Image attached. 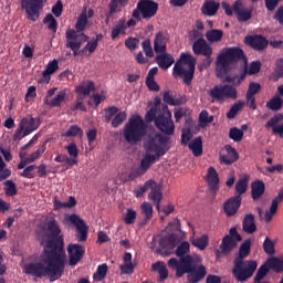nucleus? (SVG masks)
Wrapping results in <instances>:
<instances>
[{
  "label": "nucleus",
  "mask_w": 283,
  "mask_h": 283,
  "mask_svg": "<svg viewBox=\"0 0 283 283\" xmlns=\"http://www.w3.org/2000/svg\"><path fill=\"white\" fill-rule=\"evenodd\" d=\"M249 187V180L248 178H241L239 181L235 184V197L242 198V196L248 191Z\"/></svg>",
  "instance_id": "obj_44"
},
{
  "label": "nucleus",
  "mask_w": 283,
  "mask_h": 283,
  "mask_svg": "<svg viewBox=\"0 0 283 283\" xmlns=\"http://www.w3.org/2000/svg\"><path fill=\"white\" fill-rule=\"evenodd\" d=\"M189 150L192 153V156L200 158L203 154V139L201 136L195 137L188 144Z\"/></svg>",
  "instance_id": "obj_29"
},
{
  "label": "nucleus",
  "mask_w": 283,
  "mask_h": 283,
  "mask_svg": "<svg viewBox=\"0 0 283 283\" xmlns=\"http://www.w3.org/2000/svg\"><path fill=\"white\" fill-rule=\"evenodd\" d=\"M147 134V124L140 115H133L125 124L123 137L129 145L142 143Z\"/></svg>",
  "instance_id": "obj_8"
},
{
  "label": "nucleus",
  "mask_w": 283,
  "mask_h": 283,
  "mask_svg": "<svg viewBox=\"0 0 283 283\" xmlns=\"http://www.w3.org/2000/svg\"><path fill=\"white\" fill-rule=\"evenodd\" d=\"M239 61L248 62V57L240 46L224 49L217 57V76L224 78V75L231 71V64Z\"/></svg>",
  "instance_id": "obj_6"
},
{
  "label": "nucleus",
  "mask_w": 283,
  "mask_h": 283,
  "mask_svg": "<svg viewBox=\"0 0 283 283\" xmlns=\"http://www.w3.org/2000/svg\"><path fill=\"white\" fill-rule=\"evenodd\" d=\"M67 151L71 160H77L78 158V148L75 143H70L67 146L64 147Z\"/></svg>",
  "instance_id": "obj_57"
},
{
  "label": "nucleus",
  "mask_w": 283,
  "mask_h": 283,
  "mask_svg": "<svg viewBox=\"0 0 283 283\" xmlns=\"http://www.w3.org/2000/svg\"><path fill=\"white\" fill-rule=\"evenodd\" d=\"M159 247L161 249L174 250L177 248V235L170 233L159 239Z\"/></svg>",
  "instance_id": "obj_33"
},
{
  "label": "nucleus",
  "mask_w": 283,
  "mask_h": 283,
  "mask_svg": "<svg viewBox=\"0 0 283 283\" xmlns=\"http://www.w3.org/2000/svg\"><path fill=\"white\" fill-rule=\"evenodd\" d=\"M191 244L200 251H205L209 245V237L203 234L200 238L192 239Z\"/></svg>",
  "instance_id": "obj_43"
},
{
  "label": "nucleus",
  "mask_w": 283,
  "mask_h": 283,
  "mask_svg": "<svg viewBox=\"0 0 283 283\" xmlns=\"http://www.w3.org/2000/svg\"><path fill=\"white\" fill-rule=\"evenodd\" d=\"M266 186L263 180H255L251 184V198L253 201L260 200L264 196Z\"/></svg>",
  "instance_id": "obj_28"
},
{
  "label": "nucleus",
  "mask_w": 283,
  "mask_h": 283,
  "mask_svg": "<svg viewBox=\"0 0 283 283\" xmlns=\"http://www.w3.org/2000/svg\"><path fill=\"white\" fill-rule=\"evenodd\" d=\"M227 153H228V155H223L220 157L221 164H223L226 166H231V165L235 164L237 160H239L240 156L235 148L229 146L227 148Z\"/></svg>",
  "instance_id": "obj_30"
},
{
  "label": "nucleus",
  "mask_w": 283,
  "mask_h": 283,
  "mask_svg": "<svg viewBox=\"0 0 283 283\" xmlns=\"http://www.w3.org/2000/svg\"><path fill=\"white\" fill-rule=\"evenodd\" d=\"M282 201H283V188L279 190L277 196L271 202V207H270L271 214L277 213V207L280 206V203H282Z\"/></svg>",
  "instance_id": "obj_50"
},
{
  "label": "nucleus",
  "mask_w": 283,
  "mask_h": 283,
  "mask_svg": "<svg viewBox=\"0 0 283 283\" xmlns=\"http://www.w3.org/2000/svg\"><path fill=\"white\" fill-rule=\"evenodd\" d=\"M57 164H66L69 167H74L78 164L77 159H71L67 155L59 154L54 158Z\"/></svg>",
  "instance_id": "obj_48"
},
{
  "label": "nucleus",
  "mask_w": 283,
  "mask_h": 283,
  "mask_svg": "<svg viewBox=\"0 0 283 283\" xmlns=\"http://www.w3.org/2000/svg\"><path fill=\"white\" fill-rule=\"evenodd\" d=\"M78 134H83V129L77 125H71L65 133H62V136L65 138H72L78 136Z\"/></svg>",
  "instance_id": "obj_56"
},
{
  "label": "nucleus",
  "mask_w": 283,
  "mask_h": 283,
  "mask_svg": "<svg viewBox=\"0 0 283 283\" xmlns=\"http://www.w3.org/2000/svg\"><path fill=\"white\" fill-rule=\"evenodd\" d=\"M242 230L245 234H254L258 231L255 217L253 213H247L242 220Z\"/></svg>",
  "instance_id": "obj_25"
},
{
  "label": "nucleus",
  "mask_w": 283,
  "mask_h": 283,
  "mask_svg": "<svg viewBox=\"0 0 283 283\" xmlns=\"http://www.w3.org/2000/svg\"><path fill=\"white\" fill-rule=\"evenodd\" d=\"M149 196L148 198L156 203V209L160 210V205H161V200H163V191H161V186L158 185L155 180H154V185H151L149 187Z\"/></svg>",
  "instance_id": "obj_26"
},
{
  "label": "nucleus",
  "mask_w": 283,
  "mask_h": 283,
  "mask_svg": "<svg viewBox=\"0 0 283 283\" xmlns=\"http://www.w3.org/2000/svg\"><path fill=\"white\" fill-rule=\"evenodd\" d=\"M263 251L265 252V254L268 255H273L275 254V243L273 242V240H271V238L266 237L264 242H263Z\"/></svg>",
  "instance_id": "obj_55"
},
{
  "label": "nucleus",
  "mask_w": 283,
  "mask_h": 283,
  "mask_svg": "<svg viewBox=\"0 0 283 283\" xmlns=\"http://www.w3.org/2000/svg\"><path fill=\"white\" fill-rule=\"evenodd\" d=\"M274 76H275V80L283 77V59H281L276 62V67L274 70Z\"/></svg>",
  "instance_id": "obj_64"
},
{
  "label": "nucleus",
  "mask_w": 283,
  "mask_h": 283,
  "mask_svg": "<svg viewBox=\"0 0 283 283\" xmlns=\"http://www.w3.org/2000/svg\"><path fill=\"white\" fill-rule=\"evenodd\" d=\"M69 265L76 266L85 255V249L82 244L70 243L67 245Z\"/></svg>",
  "instance_id": "obj_14"
},
{
  "label": "nucleus",
  "mask_w": 283,
  "mask_h": 283,
  "mask_svg": "<svg viewBox=\"0 0 283 283\" xmlns=\"http://www.w3.org/2000/svg\"><path fill=\"white\" fill-rule=\"evenodd\" d=\"M252 241L244 240L239 248V253L233 260L232 274L238 282H247L255 274L259 263L255 260H245L251 254Z\"/></svg>",
  "instance_id": "obj_5"
},
{
  "label": "nucleus",
  "mask_w": 283,
  "mask_h": 283,
  "mask_svg": "<svg viewBox=\"0 0 283 283\" xmlns=\"http://www.w3.org/2000/svg\"><path fill=\"white\" fill-rule=\"evenodd\" d=\"M46 238H42L41 244L44 249L55 251L62 255H66L64 250V238L61 235L62 230L59 222L55 219L46 222Z\"/></svg>",
  "instance_id": "obj_7"
},
{
  "label": "nucleus",
  "mask_w": 283,
  "mask_h": 283,
  "mask_svg": "<svg viewBox=\"0 0 283 283\" xmlns=\"http://www.w3.org/2000/svg\"><path fill=\"white\" fill-rule=\"evenodd\" d=\"M206 181L212 193H217L220 190V177L214 167L208 168Z\"/></svg>",
  "instance_id": "obj_19"
},
{
  "label": "nucleus",
  "mask_w": 283,
  "mask_h": 283,
  "mask_svg": "<svg viewBox=\"0 0 283 283\" xmlns=\"http://www.w3.org/2000/svg\"><path fill=\"white\" fill-rule=\"evenodd\" d=\"M59 70V61L53 60L48 63L45 70L42 72V78L40 82L49 83L51 81V74Z\"/></svg>",
  "instance_id": "obj_34"
},
{
  "label": "nucleus",
  "mask_w": 283,
  "mask_h": 283,
  "mask_svg": "<svg viewBox=\"0 0 283 283\" xmlns=\"http://www.w3.org/2000/svg\"><path fill=\"white\" fill-rule=\"evenodd\" d=\"M155 185V180L149 179L147 180L144 186H140L137 189H134V196L136 198H142L147 191L150 190V187H153Z\"/></svg>",
  "instance_id": "obj_46"
},
{
  "label": "nucleus",
  "mask_w": 283,
  "mask_h": 283,
  "mask_svg": "<svg viewBox=\"0 0 283 283\" xmlns=\"http://www.w3.org/2000/svg\"><path fill=\"white\" fill-rule=\"evenodd\" d=\"M43 23L48 24V29L51 30L53 33L57 32L59 22L52 13H49L44 17Z\"/></svg>",
  "instance_id": "obj_47"
},
{
  "label": "nucleus",
  "mask_w": 283,
  "mask_h": 283,
  "mask_svg": "<svg viewBox=\"0 0 283 283\" xmlns=\"http://www.w3.org/2000/svg\"><path fill=\"white\" fill-rule=\"evenodd\" d=\"M159 4L151 0H140L138 1V10H140L143 19H150L155 17L158 12Z\"/></svg>",
  "instance_id": "obj_16"
},
{
  "label": "nucleus",
  "mask_w": 283,
  "mask_h": 283,
  "mask_svg": "<svg viewBox=\"0 0 283 283\" xmlns=\"http://www.w3.org/2000/svg\"><path fill=\"white\" fill-rule=\"evenodd\" d=\"M145 155L140 160L139 169L146 174L151 165H155L166 156L170 149V138L157 133L153 136H148L144 143Z\"/></svg>",
  "instance_id": "obj_4"
},
{
  "label": "nucleus",
  "mask_w": 283,
  "mask_h": 283,
  "mask_svg": "<svg viewBox=\"0 0 283 283\" xmlns=\"http://www.w3.org/2000/svg\"><path fill=\"white\" fill-rule=\"evenodd\" d=\"M242 206V197L233 196L223 203V212L228 218L234 217Z\"/></svg>",
  "instance_id": "obj_17"
},
{
  "label": "nucleus",
  "mask_w": 283,
  "mask_h": 283,
  "mask_svg": "<svg viewBox=\"0 0 283 283\" xmlns=\"http://www.w3.org/2000/svg\"><path fill=\"white\" fill-rule=\"evenodd\" d=\"M220 3L214 1H206L201 7V13L203 15L213 17L218 13Z\"/></svg>",
  "instance_id": "obj_37"
},
{
  "label": "nucleus",
  "mask_w": 283,
  "mask_h": 283,
  "mask_svg": "<svg viewBox=\"0 0 283 283\" xmlns=\"http://www.w3.org/2000/svg\"><path fill=\"white\" fill-rule=\"evenodd\" d=\"M142 48H143V51L145 53V55L149 59L154 57L155 56V52H154V49H153V44H151V40L150 39H145L143 42H142Z\"/></svg>",
  "instance_id": "obj_54"
},
{
  "label": "nucleus",
  "mask_w": 283,
  "mask_h": 283,
  "mask_svg": "<svg viewBox=\"0 0 283 283\" xmlns=\"http://www.w3.org/2000/svg\"><path fill=\"white\" fill-rule=\"evenodd\" d=\"M45 0H20L21 9L25 11L27 19L35 22L40 18Z\"/></svg>",
  "instance_id": "obj_12"
},
{
  "label": "nucleus",
  "mask_w": 283,
  "mask_h": 283,
  "mask_svg": "<svg viewBox=\"0 0 283 283\" xmlns=\"http://www.w3.org/2000/svg\"><path fill=\"white\" fill-rule=\"evenodd\" d=\"M169 38L167 33L165 32H157L154 38V52L163 53L167 52V44H168Z\"/></svg>",
  "instance_id": "obj_22"
},
{
  "label": "nucleus",
  "mask_w": 283,
  "mask_h": 283,
  "mask_svg": "<svg viewBox=\"0 0 283 283\" xmlns=\"http://www.w3.org/2000/svg\"><path fill=\"white\" fill-rule=\"evenodd\" d=\"M192 51L196 55H205L207 57L208 64L211 63V56L213 54V50L210 44H208L207 40L203 38H199L192 44Z\"/></svg>",
  "instance_id": "obj_15"
},
{
  "label": "nucleus",
  "mask_w": 283,
  "mask_h": 283,
  "mask_svg": "<svg viewBox=\"0 0 283 283\" xmlns=\"http://www.w3.org/2000/svg\"><path fill=\"white\" fill-rule=\"evenodd\" d=\"M142 213L145 216V221H149L153 219L154 207L149 202H143L140 206Z\"/></svg>",
  "instance_id": "obj_52"
},
{
  "label": "nucleus",
  "mask_w": 283,
  "mask_h": 283,
  "mask_svg": "<svg viewBox=\"0 0 283 283\" xmlns=\"http://www.w3.org/2000/svg\"><path fill=\"white\" fill-rule=\"evenodd\" d=\"M119 109L115 106H109L105 108V122L111 123L113 120L114 116L118 114Z\"/></svg>",
  "instance_id": "obj_63"
},
{
  "label": "nucleus",
  "mask_w": 283,
  "mask_h": 283,
  "mask_svg": "<svg viewBox=\"0 0 283 283\" xmlns=\"http://www.w3.org/2000/svg\"><path fill=\"white\" fill-rule=\"evenodd\" d=\"M269 274V266L266 265V262H264L258 270L254 282H262L264 280V276Z\"/></svg>",
  "instance_id": "obj_60"
},
{
  "label": "nucleus",
  "mask_w": 283,
  "mask_h": 283,
  "mask_svg": "<svg viewBox=\"0 0 283 283\" xmlns=\"http://www.w3.org/2000/svg\"><path fill=\"white\" fill-rule=\"evenodd\" d=\"M65 266L66 254L44 248L39 260L24 265V274L36 279L49 277L50 282H55L64 275Z\"/></svg>",
  "instance_id": "obj_1"
},
{
  "label": "nucleus",
  "mask_w": 283,
  "mask_h": 283,
  "mask_svg": "<svg viewBox=\"0 0 283 283\" xmlns=\"http://www.w3.org/2000/svg\"><path fill=\"white\" fill-rule=\"evenodd\" d=\"M197 60L190 53H181L174 65L172 75L182 77L186 85H190L195 77Z\"/></svg>",
  "instance_id": "obj_9"
},
{
  "label": "nucleus",
  "mask_w": 283,
  "mask_h": 283,
  "mask_svg": "<svg viewBox=\"0 0 283 283\" xmlns=\"http://www.w3.org/2000/svg\"><path fill=\"white\" fill-rule=\"evenodd\" d=\"M238 248V243L234 241V239H231L230 237H223L220 244V250L216 251L217 258H220V255H229L231 254L235 249Z\"/></svg>",
  "instance_id": "obj_20"
},
{
  "label": "nucleus",
  "mask_w": 283,
  "mask_h": 283,
  "mask_svg": "<svg viewBox=\"0 0 283 283\" xmlns=\"http://www.w3.org/2000/svg\"><path fill=\"white\" fill-rule=\"evenodd\" d=\"M108 273V265L106 263L97 265L96 271L93 274V280L95 282H102L105 280Z\"/></svg>",
  "instance_id": "obj_39"
},
{
  "label": "nucleus",
  "mask_w": 283,
  "mask_h": 283,
  "mask_svg": "<svg viewBox=\"0 0 283 283\" xmlns=\"http://www.w3.org/2000/svg\"><path fill=\"white\" fill-rule=\"evenodd\" d=\"M245 43L256 51H264L269 46V40L261 34L245 36Z\"/></svg>",
  "instance_id": "obj_21"
},
{
  "label": "nucleus",
  "mask_w": 283,
  "mask_h": 283,
  "mask_svg": "<svg viewBox=\"0 0 283 283\" xmlns=\"http://www.w3.org/2000/svg\"><path fill=\"white\" fill-rule=\"evenodd\" d=\"M262 69V62L255 61L250 64L241 74H227L223 78L224 83L230 84H219L214 85L208 91V96L211 98V103H226V101H238L239 92L238 86H240L247 78L248 73L254 75L260 73Z\"/></svg>",
  "instance_id": "obj_3"
},
{
  "label": "nucleus",
  "mask_w": 283,
  "mask_h": 283,
  "mask_svg": "<svg viewBox=\"0 0 283 283\" xmlns=\"http://www.w3.org/2000/svg\"><path fill=\"white\" fill-rule=\"evenodd\" d=\"M19 126L23 129L22 138H25V136H30V134L36 132V129L39 128V124H36V120L33 117H23L19 123Z\"/></svg>",
  "instance_id": "obj_23"
},
{
  "label": "nucleus",
  "mask_w": 283,
  "mask_h": 283,
  "mask_svg": "<svg viewBox=\"0 0 283 283\" xmlns=\"http://www.w3.org/2000/svg\"><path fill=\"white\" fill-rule=\"evenodd\" d=\"M69 221L76 228V241L80 243L86 242L88 237V227L85 221L75 213L69 216Z\"/></svg>",
  "instance_id": "obj_13"
},
{
  "label": "nucleus",
  "mask_w": 283,
  "mask_h": 283,
  "mask_svg": "<svg viewBox=\"0 0 283 283\" xmlns=\"http://www.w3.org/2000/svg\"><path fill=\"white\" fill-rule=\"evenodd\" d=\"M155 62L163 70H167L175 63V57L170 53H167V51L159 52L156 53Z\"/></svg>",
  "instance_id": "obj_24"
},
{
  "label": "nucleus",
  "mask_w": 283,
  "mask_h": 283,
  "mask_svg": "<svg viewBox=\"0 0 283 283\" xmlns=\"http://www.w3.org/2000/svg\"><path fill=\"white\" fill-rule=\"evenodd\" d=\"M95 83L92 81H84L75 87V92L80 96H91L92 92H95Z\"/></svg>",
  "instance_id": "obj_31"
},
{
  "label": "nucleus",
  "mask_w": 283,
  "mask_h": 283,
  "mask_svg": "<svg viewBox=\"0 0 283 283\" xmlns=\"http://www.w3.org/2000/svg\"><path fill=\"white\" fill-rule=\"evenodd\" d=\"M153 122L155 123V127L165 134L163 136L166 138L174 136L176 126L172 120V113L170 112L167 104H161V109L158 115H155Z\"/></svg>",
  "instance_id": "obj_10"
},
{
  "label": "nucleus",
  "mask_w": 283,
  "mask_h": 283,
  "mask_svg": "<svg viewBox=\"0 0 283 283\" xmlns=\"http://www.w3.org/2000/svg\"><path fill=\"white\" fill-rule=\"evenodd\" d=\"M189 253L190 243L188 241H182L175 251V254L179 260L177 258L169 259L168 266L176 271L177 279H181L188 274V282L199 283L207 276V268L203 264L197 268L196 259Z\"/></svg>",
  "instance_id": "obj_2"
},
{
  "label": "nucleus",
  "mask_w": 283,
  "mask_h": 283,
  "mask_svg": "<svg viewBox=\"0 0 283 283\" xmlns=\"http://www.w3.org/2000/svg\"><path fill=\"white\" fill-rule=\"evenodd\" d=\"M151 272H158L159 282H164L169 277V271L165 262L157 261L151 264Z\"/></svg>",
  "instance_id": "obj_32"
},
{
  "label": "nucleus",
  "mask_w": 283,
  "mask_h": 283,
  "mask_svg": "<svg viewBox=\"0 0 283 283\" xmlns=\"http://www.w3.org/2000/svg\"><path fill=\"white\" fill-rule=\"evenodd\" d=\"M261 90L262 85L260 83L250 82L245 96H255V94H259Z\"/></svg>",
  "instance_id": "obj_58"
},
{
  "label": "nucleus",
  "mask_w": 283,
  "mask_h": 283,
  "mask_svg": "<svg viewBox=\"0 0 283 283\" xmlns=\"http://www.w3.org/2000/svg\"><path fill=\"white\" fill-rule=\"evenodd\" d=\"M245 106V102L243 101H238L235 102L230 109L227 113V118L229 120H232V118H235L239 114V112H241V109H243V107Z\"/></svg>",
  "instance_id": "obj_41"
},
{
  "label": "nucleus",
  "mask_w": 283,
  "mask_h": 283,
  "mask_svg": "<svg viewBox=\"0 0 283 283\" xmlns=\"http://www.w3.org/2000/svg\"><path fill=\"white\" fill-rule=\"evenodd\" d=\"M281 120H283V115L276 114L266 122L265 127H271L273 134H279L280 138H283V123L277 125Z\"/></svg>",
  "instance_id": "obj_27"
},
{
  "label": "nucleus",
  "mask_w": 283,
  "mask_h": 283,
  "mask_svg": "<svg viewBox=\"0 0 283 283\" xmlns=\"http://www.w3.org/2000/svg\"><path fill=\"white\" fill-rule=\"evenodd\" d=\"M232 9L239 22H248L249 20L252 19L253 11L250 9H244V4L242 0H237L232 4Z\"/></svg>",
  "instance_id": "obj_18"
},
{
  "label": "nucleus",
  "mask_w": 283,
  "mask_h": 283,
  "mask_svg": "<svg viewBox=\"0 0 283 283\" xmlns=\"http://www.w3.org/2000/svg\"><path fill=\"white\" fill-rule=\"evenodd\" d=\"M65 98H66V91H61L51 102L46 101L45 105H49V107H61Z\"/></svg>",
  "instance_id": "obj_45"
},
{
  "label": "nucleus",
  "mask_w": 283,
  "mask_h": 283,
  "mask_svg": "<svg viewBox=\"0 0 283 283\" xmlns=\"http://www.w3.org/2000/svg\"><path fill=\"white\" fill-rule=\"evenodd\" d=\"M265 265H268L269 270H272L275 273H282L283 272V260L277 256L269 258L265 261Z\"/></svg>",
  "instance_id": "obj_38"
},
{
  "label": "nucleus",
  "mask_w": 283,
  "mask_h": 283,
  "mask_svg": "<svg viewBox=\"0 0 283 283\" xmlns=\"http://www.w3.org/2000/svg\"><path fill=\"white\" fill-rule=\"evenodd\" d=\"M126 118H127V114L125 112L116 113L112 120V127L117 128L119 125H123Z\"/></svg>",
  "instance_id": "obj_59"
},
{
  "label": "nucleus",
  "mask_w": 283,
  "mask_h": 283,
  "mask_svg": "<svg viewBox=\"0 0 283 283\" xmlns=\"http://www.w3.org/2000/svg\"><path fill=\"white\" fill-rule=\"evenodd\" d=\"M206 38L209 42H219L223 38V31H221V30H210L206 33Z\"/></svg>",
  "instance_id": "obj_53"
},
{
  "label": "nucleus",
  "mask_w": 283,
  "mask_h": 283,
  "mask_svg": "<svg viewBox=\"0 0 283 283\" xmlns=\"http://www.w3.org/2000/svg\"><path fill=\"white\" fill-rule=\"evenodd\" d=\"M86 138L88 143L90 150L94 149V144L96 138H97V129L96 128H91L86 132Z\"/></svg>",
  "instance_id": "obj_62"
},
{
  "label": "nucleus",
  "mask_w": 283,
  "mask_h": 283,
  "mask_svg": "<svg viewBox=\"0 0 283 283\" xmlns=\"http://www.w3.org/2000/svg\"><path fill=\"white\" fill-rule=\"evenodd\" d=\"M127 30L126 19L122 18L117 21L115 25L112 27L111 30V39L116 40L119 34H125Z\"/></svg>",
  "instance_id": "obj_35"
},
{
  "label": "nucleus",
  "mask_w": 283,
  "mask_h": 283,
  "mask_svg": "<svg viewBox=\"0 0 283 283\" xmlns=\"http://www.w3.org/2000/svg\"><path fill=\"white\" fill-rule=\"evenodd\" d=\"M4 195L10 198L18 195L17 185L12 180L4 181Z\"/></svg>",
  "instance_id": "obj_51"
},
{
  "label": "nucleus",
  "mask_w": 283,
  "mask_h": 283,
  "mask_svg": "<svg viewBox=\"0 0 283 283\" xmlns=\"http://www.w3.org/2000/svg\"><path fill=\"white\" fill-rule=\"evenodd\" d=\"M87 23H88L87 14L81 13L76 20L74 32H76L77 34H85L83 33V31L86 29Z\"/></svg>",
  "instance_id": "obj_42"
},
{
  "label": "nucleus",
  "mask_w": 283,
  "mask_h": 283,
  "mask_svg": "<svg viewBox=\"0 0 283 283\" xmlns=\"http://www.w3.org/2000/svg\"><path fill=\"white\" fill-rule=\"evenodd\" d=\"M229 138L234 143H241L244 138V132L238 127H232L229 130Z\"/></svg>",
  "instance_id": "obj_49"
},
{
  "label": "nucleus",
  "mask_w": 283,
  "mask_h": 283,
  "mask_svg": "<svg viewBox=\"0 0 283 283\" xmlns=\"http://www.w3.org/2000/svg\"><path fill=\"white\" fill-rule=\"evenodd\" d=\"M65 46L71 49L74 56H77L80 55L78 51L82 48L83 43L88 41V35L77 34L74 29H67L65 31Z\"/></svg>",
  "instance_id": "obj_11"
},
{
  "label": "nucleus",
  "mask_w": 283,
  "mask_h": 283,
  "mask_svg": "<svg viewBox=\"0 0 283 283\" xmlns=\"http://www.w3.org/2000/svg\"><path fill=\"white\" fill-rule=\"evenodd\" d=\"M136 219H137V212L133 209H127L123 221L125 224L132 226L136 222Z\"/></svg>",
  "instance_id": "obj_61"
},
{
  "label": "nucleus",
  "mask_w": 283,
  "mask_h": 283,
  "mask_svg": "<svg viewBox=\"0 0 283 283\" xmlns=\"http://www.w3.org/2000/svg\"><path fill=\"white\" fill-rule=\"evenodd\" d=\"M160 106H161V97L156 96L154 98V106L149 111H147V113L145 114V123H154Z\"/></svg>",
  "instance_id": "obj_36"
},
{
  "label": "nucleus",
  "mask_w": 283,
  "mask_h": 283,
  "mask_svg": "<svg viewBox=\"0 0 283 283\" xmlns=\"http://www.w3.org/2000/svg\"><path fill=\"white\" fill-rule=\"evenodd\" d=\"M283 99L280 95H274L265 105L271 112H280L282 109Z\"/></svg>",
  "instance_id": "obj_40"
}]
</instances>
